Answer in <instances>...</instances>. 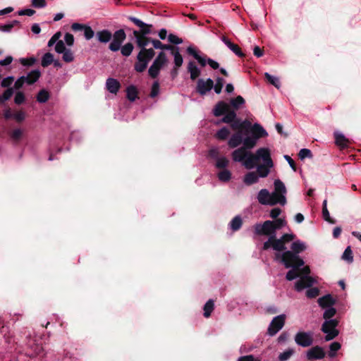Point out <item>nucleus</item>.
<instances>
[{
    "mask_svg": "<svg viewBox=\"0 0 361 361\" xmlns=\"http://www.w3.org/2000/svg\"><path fill=\"white\" fill-rule=\"evenodd\" d=\"M291 250H284L283 253L277 251L275 254V259L282 263L286 268H292L286 274V278L288 281L295 279L298 276V270L295 267H302L304 261L299 257L298 254L305 250L306 245L301 240H295L290 246Z\"/></svg>",
    "mask_w": 361,
    "mask_h": 361,
    "instance_id": "nucleus-1",
    "label": "nucleus"
},
{
    "mask_svg": "<svg viewBox=\"0 0 361 361\" xmlns=\"http://www.w3.org/2000/svg\"><path fill=\"white\" fill-rule=\"evenodd\" d=\"M255 233L259 235H267L269 239L264 243L262 249L264 250L273 248L276 251L281 252L286 250V245L295 238V235L290 233L283 235L280 238H276V231L274 229L271 221H265L263 224H257L254 226Z\"/></svg>",
    "mask_w": 361,
    "mask_h": 361,
    "instance_id": "nucleus-2",
    "label": "nucleus"
},
{
    "mask_svg": "<svg viewBox=\"0 0 361 361\" xmlns=\"http://www.w3.org/2000/svg\"><path fill=\"white\" fill-rule=\"evenodd\" d=\"M257 164V171L261 178L267 177L274 164L271 158V152L268 148L262 147L258 149L255 154H250L248 159L243 162V166L247 169H254Z\"/></svg>",
    "mask_w": 361,
    "mask_h": 361,
    "instance_id": "nucleus-3",
    "label": "nucleus"
},
{
    "mask_svg": "<svg viewBox=\"0 0 361 361\" xmlns=\"http://www.w3.org/2000/svg\"><path fill=\"white\" fill-rule=\"evenodd\" d=\"M274 190L270 193L267 189H262L257 195L258 202L263 205H275L280 204L284 205L286 203V188L284 183L279 179L274 180Z\"/></svg>",
    "mask_w": 361,
    "mask_h": 361,
    "instance_id": "nucleus-4",
    "label": "nucleus"
},
{
    "mask_svg": "<svg viewBox=\"0 0 361 361\" xmlns=\"http://www.w3.org/2000/svg\"><path fill=\"white\" fill-rule=\"evenodd\" d=\"M298 270V276L299 279L295 283V288L297 291H301L306 288L311 287L315 282L314 279L310 276V270L309 267H295Z\"/></svg>",
    "mask_w": 361,
    "mask_h": 361,
    "instance_id": "nucleus-5",
    "label": "nucleus"
},
{
    "mask_svg": "<svg viewBox=\"0 0 361 361\" xmlns=\"http://www.w3.org/2000/svg\"><path fill=\"white\" fill-rule=\"evenodd\" d=\"M215 116H220L226 114L221 119V122L231 124L236 118V114L234 111L230 110V106L225 102H218L213 109Z\"/></svg>",
    "mask_w": 361,
    "mask_h": 361,
    "instance_id": "nucleus-6",
    "label": "nucleus"
},
{
    "mask_svg": "<svg viewBox=\"0 0 361 361\" xmlns=\"http://www.w3.org/2000/svg\"><path fill=\"white\" fill-rule=\"evenodd\" d=\"M169 62L167 55L165 52L161 51L154 60L148 70L149 75L152 78H156L161 71Z\"/></svg>",
    "mask_w": 361,
    "mask_h": 361,
    "instance_id": "nucleus-7",
    "label": "nucleus"
},
{
    "mask_svg": "<svg viewBox=\"0 0 361 361\" xmlns=\"http://www.w3.org/2000/svg\"><path fill=\"white\" fill-rule=\"evenodd\" d=\"M338 325L336 319H329L324 322L322 326V331L326 334V341H330L336 337L338 334V331L336 329Z\"/></svg>",
    "mask_w": 361,
    "mask_h": 361,
    "instance_id": "nucleus-8",
    "label": "nucleus"
},
{
    "mask_svg": "<svg viewBox=\"0 0 361 361\" xmlns=\"http://www.w3.org/2000/svg\"><path fill=\"white\" fill-rule=\"evenodd\" d=\"M286 319L285 314H280L275 317L270 323L268 328V334L273 336L276 334L284 326Z\"/></svg>",
    "mask_w": 361,
    "mask_h": 361,
    "instance_id": "nucleus-9",
    "label": "nucleus"
},
{
    "mask_svg": "<svg viewBox=\"0 0 361 361\" xmlns=\"http://www.w3.org/2000/svg\"><path fill=\"white\" fill-rule=\"evenodd\" d=\"M295 343L302 347H309L313 343V334L309 332H298L295 336Z\"/></svg>",
    "mask_w": 361,
    "mask_h": 361,
    "instance_id": "nucleus-10",
    "label": "nucleus"
},
{
    "mask_svg": "<svg viewBox=\"0 0 361 361\" xmlns=\"http://www.w3.org/2000/svg\"><path fill=\"white\" fill-rule=\"evenodd\" d=\"M112 37L113 40L109 44V49L113 51H116L120 49L126 35L123 30H118L114 32Z\"/></svg>",
    "mask_w": 361,
    "mask_h": 361,
    "instance_id": "nucleus-11",
    "label": "nucleus"
},
{
    "mask_svg": "<svg viewBox=\"0 0 361 361\" xmlns=\"http://www.w3.org/2000/svg\"><path fill=\"white\" fill-rule=\"evenodd\" d=\"M213 87L214 81L212 79H199L197 82L196 90L200 94L204 95L209 92Z\"/></svg>",
    "mask_w": 361,
    "mask_h": 361,
    "instance_id": "nucleus-12",
    "label": "nucleus"
},
{
    "mask_svg": "<svg viewBox=\"0 0 361 361\" xmlns=\"http://www.w3.org/2000/svg\"><path fill=\"white\" fill-rule=\"evenodd\" d=\"M61 35V32H58L55 33L48 42L49 47H52L54 44H56L55 51L59 54H62L68 49L66 48L64 42L59 40Z\"/></svg>",
    "mask_w": 361,
    "mask_h": 361,
    "instance_id": "nucleus-13",
    "label": "nucleus"
},
{
    "mask_svg": "<svg viewBox=\"0 0 361 361\" xmlns=\"http://www.w3.org/2000/svg\"><path fill=\"white\" fill-rule=\"evenodd\" d=\"M250 154L252 153L250 151L245 149V147H241L232 152V158L233 161L243 164L245 160L250 157Z\"/></svg>",
    "mask_w": 361,
    "mask_h": 361,
    "instance_id": "nucleus-14",
    "label": "nucleus"
},
{
    "mask_svg": "<svg viewBox=\"0 0 361 361\" xmlns=\"http://www.w3.org/2000/svg\"><path fill=\"white\" fill-rule=\"evenodd\" d=\"M149 61L144 56L142 53H138L137 61L135 63L134 68L138 73L143 72L147 67Z\"/></svg>",
    "mask_w": 361,
    "mask_h": 361,
    "instance_id": "nucleus-15",
    "label": "nucleus"
},
{
    "mask_svg": "<svg viewBox=\"0 0 361 361\" xmlns=\"http://www.w3.org/2000/svg\"><path fill=\"white\" fill-rule=\"evenodd\" d=\"M325 355L323 349L319 346L310 348L307 353L308 360L322 359Z\"/></svg>",
    "mask_w": 361,
    "mask_h": 361,
    "instance_id": "nucleus-16",
    "label": "nucleus"
},
{
    "mask_svg": "<svg viewBox=\"0 0 361 361\" xmlns=\"http://www.w3.org/2000/svg\"><path fill=\"white\" fill-rule=\"evenodd\" d=\"M243 137L241 131L233 134L228 140V145L231 148H235L243 143Z\"/></svg>",
    "mask_w": 361,
    "mask_h": 361,
    "instance_id": "nucleus-17",
    "label": "nucleus"
},
{
    "mask_svg": "<svg viewBox=\"0 0 361 361\" xmlns=\"http://www.w3.org/2000/svg\"><path fill=\"white\" fill-rule=\"evenodd\" d=\"M106 87L109 92L116 94L121 87V84L116 79L109 78L106 80Z\"/></svg>",
    "mask_w": 361,
    "mask_h": 361,
    "instance_id": "nucleus-18",
    "label": "nucleus"
},
{
    "mask_svg": "<svg viewBox=\"0 0 361 361\" xmlns=\"http://www.w3.org/2000/svg\"><path fill=\"white\" fill-rule=\"evenodd\" d=\"M171 54L174 57V65L175 66H174L173 71L175 72L174 75H176L177 70L182 66V64L183 63V59L181 54L179 52L178 47H176L174 50H173V51L171 52Z\"/></svg>",
    "mask_w": 361,
    "mask_h": 361,
    "instance_id": "nucleus-19",
    "label": "nucleus"
},
{
    "mask_svg": "<svg viewBox=\"0 0 361 361\" xmlns=\"http://www.w3.org/2000/svg\"><path fill=\"white\" fill-rule=\"evenodd\" d=\"M223 42L237 56L243 57L244 54L241 51L240 48L235 44L231 42L227 37H222Z\"/></svg>",
    "mask_w": 361,
    "mask_h": 361,
    "instance_id": "nucleus-20",
    "label": "nucleus"
},
{
    "mask_svg": "<svg viewBox=\"0 0 361 361\" xmlns=\"http://www.w3.org/2000/svg\"><path fill=\"white\" fill-rule=\"evenodd\" d=\"M133 35L136 38V42L139 47L142 49H145V47L149 42V38L147 37L145 35H141V34L138 31H134Z\"/></svg>",
    "mask_w": 361,
    "mask_h": 361,
    "instance_id": "nucleus-21",
    "label": "nucleus"
},
{
    "mask_svg": "<svg viewBox=\"0 0 361 361\" xmlns=\"http://www.w3.org/2000/svg\"><path fill=\"white\" fill-rule=\"evenodd\" d=\"M130 20L135 23L137 26L142 28V34L141 35H145L150 33V27L151 25H148L143 23L140 19L135 18V17H130Z\"/></svg>",
    "mask_w": 361,
    "mask_h": 361,
    "instance_id": "nucleus-22",
    "label": "nucleus"
},
{
    "mask_svg": "<svg viewBox=\"0 0 361 361\" xmlns=\"http://www.w3.org/2000/svg\"><path fill=\"white\" fill-rule=\"evenodd\" d=\"M96 36L98 41L102 43H107L112 38V34L108 30H103L97 32Z\"/></svg>",
    "mask_w": 361,
    "mask_h": 361,
    "instance_id": "nucleus-23",
    "label": "nucleus"
},
{
    "mask_svg": "<svg viewBox=\"0 0 361 361\" xmlns=\"http://www.w3.org/2000/svg\"><path fill=\"white\" fill-rule=\"evenodd\" d=\"M188 71L190 74V78L192 80L197 79L200 75V70L197 66L195 62L190 61L188 64Z\"/></svg>",
    "mask_w": 361,
    "mask_h": 361,
    "instance_id": "nucleus-24",
    "label": "nucleus"
},
{
    "mask_svg": "<svg viewBox=\"0 0 361 361\" xmlns=\"http://www.w3.org/2000/svg\"><path fill=\"white\" fill-rule=\"evenodd\" d=\"M259 173L257 171L255 172H249L244 176V183L247 185H250L252 184L256 183L259 181Z\"/></svg>",
    "mask_w": 361,
    "mask_h": 361,
    "instance_id": "nucleus-25",
    "label": "nucleus"
},
{
    "mask_svg": "<svg viewBox=\"0 0 361 361\" xmlns=\"http://www.w3.org/2000/svg\"><path fill=\"white\" fill-rule=\"evenodd\" d=\"M250 123L247 121H241L240 119H237L236 118L233 120V121L231 123V128L236 130L237 132L241 131L246 126H250Z\"/></svg>",
    "mask_w": 361,
    "mask_h": 361,
    "instance_id": "nucleus-26",
    "label": "nucleus"
},
{
    "mask_svg": "<svg viewBox=\"0 0 361 361\" xmlns=\"http://www.w3.org/2000/svg\"><path fill=\"white\" fill-rule=\"evenodd\" d=\"M253 136L257 140L267 135L266 130L258 123H255L252 127Z\"/></svg>",
    "mask_w": 361,
    "mask_h": 361,
    "instance_id": "nucleus-27",
    "label": "nucleus"
},
{
    "mask_svg": "<svg viewBox=\"0 0 361 361\" xmlns=\"http://www.w3.org/2000/svg\"><path fill=\"white\" fill-rule=\"evenodd\" d=\"M187 52L193 56L194 58L195 59H197V61H198V63L202 66H205L207 63V59H206L203 56H201L200 55H199L197 54V52L196 51V50L192 47H188L187 48Z\"/></svg>",
    "mask_w": 361,
    "mask_h": 361,
    "instance_id": "nucleus-28",
    "label": "nucleus"
},
{
    "mask_svg": "<svg viewBox=\"0 0 361 361\" xmlns=\"http://www.w3.org/2000/svg\"><path fill=\"white\" fill-rule=\"evenodd\" d=\"M335 301L330 295H324L318 300V303L322 307H329L334 304Z\"/></svg>",
    "mask_w": 361,
    "mask_h": 361,
    "instance_id": "nucleus-29",
    "label": "nucleus"
},
{
    "mask_svg": "<svg viewBox=\"0 0 361 361\" xmlns=\"http://www.w3.org/2000/svg\"><path fill=\"white\" fill-rule=\"evenodd\" d=\"M151 42L153 44L154 48L160 49L161 50H169L171 52L176 48L172 45L164 44L158 39H152Z\"/></svg>",
    "mask_w": 361,
    "mask_h": 361,
    "instance_id": "nucleus-30",
    "label": "nucleus"
},
{
    "mask_svg": "<svg viewBox=\"0 0 361 361\" xmlns=\"http://www.w3.org/2000/svg\"><path fill=\"white\" fill-rule=\"evenodd\" d=\"M41 73L39 70H34L30 72L25 77V80L27 84H32L35 82L39 78Z\"/></svg>",
    "mask_w": 361,
    "mask_h": 361,
    "instance_id": "nucleus-31",
    "label": "nucleus"
},
{
    "mask_svg": "<svg viewBox=\"0 0 361 361\" xmlns=\"http://www.w3.org/2000/svg\"><path fill=\"white\" fill-rule=\"evenodd\" d=\"M257 140V139L254 136L246 137L245 138L243 139V147H245V149L249 151V149L253 148L255 146Z\"/></svg>",
    "mask_w": 361,
    "mask_h": 361,
    "instance_id": "nucleus-32",
    "label": "nucleus"
},
{
    "mask_svg": "<svg viewBox=\"0 0 361 361\" xmlns=\"http://www.w3.org/2000/svg\"><path fill=\"white\" fill-rule=\"evenodd\" d=\"M335 140L337 145L345 147L348 145V140L341 133H335Z\"/></svg>",
    "mask_w": 361,
    "mask_h": 361,
    "instance_id": "nucleus-33",
    "label": "nucleus"
},
{
    "mask_svg": "<svg viewBox=\"0 0 361 361\" xmlns=\"http://www.w3.org/2000/svg\"><path fill=\"white\" fill-rule=\"evenodd\" d=\"M126 96L130 101H135L137 97V90L136 87L134 85L128 87L126 89Z\"/></svg>",
    "mask_w": 361,
    "mask_h": 361,
    "instance_id": "nucleus-34",
    "label": "nucleus"
},
{
    "mask_svg": "<svg viewBox=\"0 0 361 361\" xmlns=\"http://www.w3.org/2000/svg\"><path fill=\"white\" fill-rule=\"evenodd\" d=\"M54 62V56L51 53H46L42 59L41 65L43 67H47Z\"/></svg>",
    "mask_w": 361,
    "mask_h": 361,
    "instance_id": "nucleus-35",
    "label": "nucleus"
},
{
    "mask_svg": "<svg viewBox=\"0 0 361 361\" xmlns=\"http://www.w3.org/2000/svg\"><path fill=\"white\" fill-rule=\"evenodd\" d=\"M219 180L223 182L228 181L231 178V173L228 169H223L217 174Z\"/></svg>",
    "mask_w": 361,
    "mask_h": 361,
    "instance_id": "nucleus-36",
    "label": "nucleus"
},
{
    "mask_svg": "<svg viewBox=\"0 0 361 361\" xmlns=\"http://www.w3.org/2000/svg\"><path fill=\"white\" fill-rule=\"evenodd\" d=\"M229 135V130L227 128L224 127L216 132V137L219 140H224L228 137Z\"/></svg>",
    "mask_w": 361,
    "mask_h": 361,
    "instance_id": "nucleus-37",
    "label": "nucleus"
},
{
    "mask_svg": "<svg viewBox=\"0 0 361 361\" xmlns=\"http://www.w3.org/2000/svg\"><path fill=\"white\" fill-rule=\"evenodd\" d=\"M214 301L212 300H208L204 306V316L209 317L214 310Z\"/></svg>",
    "mask_w": 361,
    "mask_h": 361,
    "instance_id": "nucleus-38",
    "label": "nucleus"
},
{
    "mask_svg": "<svg viewBox=\"0 0 361 361\" xmlns=\"http://www.w3.org/2000/svg\"><path fill=\"white\" fill-rule=\"evenodd\" d=\"M229 161L225 157H221L216 159V167L218 169H226V168L228 166Z\"/></svg>",
    "mask_w": 361,
    "mask_h": 361,
    "instance_id": "nucleus-39",
    "label": "nucleus"
},
{
    "mask_svg": "<svg viewBox=\"0 0 361 361\" xmlns=\"http://www.w3.org/2000/svg\"><path fill=\"white\" fill-rule=\"evenodd\" d=\"M231 105L235 109H238L244 104L245 99L241 96H238L234 99H232L230 102Z\"/></svg>",
    "mask_w": 361,
    "mask_h": 361,
    "instance_id": "nucleus-40",
    "label": "nucleus"
},
{
    "mask_svg": "<svg viewBox=\"0 0 361 361\" xmlns=\"http://www.w3.org/2000/svg\"><path fill=\"white\" fill-rule=\"evenodd\" d=\"M264 76L271 85L275 86L276 88L280 87V81L277 77L273 76L268 73H265Z\"/></svg>",
    "mask_w": 361,
    "mask_h": 361,
    "instance_id": "nucleus-41",
    "label": "nucleus"
},
{
    "mask_svg": "<svg viewBox=\"0 0 361 361\" xmlns=\"http://www.w3.org/2000/svg\"><path fill=\"white\" fill-rule=\"evenodd\" d=\"M342 259L350 263H351L353 261V252L350 246L347 247L346 249L345 250L342 255Z\"/></svg>",
    "mask_w": 361,
    "mask_h": 361,
    "instance_id": "nucleus-42",
    "label": "nucleus"
},
{
    "mask_svg": "<svg viewBox=\"0 0 361 361\" xmlns=\"http://www.w3.org/2000/svg\"><path fill=\"white\" fill-rule=\"evenodd\" d=\"M133 50V45L131 43H127L121 49L122 55L128 56L131 54Z\"/></svg>",
    "mask_w": 361,
    "mask_h": 361,
    "instance_id": "nucleus-43",
    "label": "nucleus"
},
{
    "mask_svg": "<svg viewBox=\"0 0 361 361\" xmlns=\"http://www.w3.org/2000/svg\"><path fill=\"white\" fill-rule=\"evenodd\" d=\"M224 85V80L222 78H217L216 80V84H214V90L216 94H220L221 92L223 86Z\"/></svg>",
    "mask_w": 361,
    "mask_h": 361,
    "instance_id": "nucleus-44",
    "label": "nucleus"
},
{
    "mask_svg": "<svg viewBox=\"0 0 361 361\" xmlns=\"http://www.w3.org/2000/svg\"><path fill=\"white\" fill-rule=\"evenodd\" d=\"M49 97V92L45 90H42L38 93L37 96V100L40 103H44L48 100Z\"/></svg>",
    "mask_w": 361,
    "mask_h": 361,
    "instance_id": "nucleus-45",
    "label": "nucleus"
},
{
    "mask_svg": "<svg viewBox=\"0 0 361 361\" xmlns=\"http://www.w3.org/2000/svg\"><path fill=\"white\" fill-rule=\"evenodd\" d=\"M242 226V219L240 216H235L231 222V227L233 231L238 230Z\"/></svg>",
    "mask_w": 361,
    "mask_h": 361,
    "instance_id": "nucleus-46",
    "label": "nucleus"
},
{
    "mask_svg": "<svg viewBox=\"0 0 361 361\" xmlns=\"http://www.w3.org/2000/svg\"><path fill=\"white\" fill-rule=\"evenodd\" d=\"M273 227L275 231L283 228L286 225V221L283 219H276L274 221H271Z\"/></svg>",
    "mask_w": 361,
    "mask_h": 361,
    "instance_id": "nucleus-47",
    "label": "nucleus"
},
{
    "mask_svg": "<svg viewBox=\"0 0 361 361\" xmlns=\"http://www.w3.org/2000/svg\"><path fill=\"white\" fill-rule=\"evenodd\" d=\"M293 353L294 350L293 349H288L279 355V359L280 361H286L293 355Z\"/></svg>",
    "mask_w": 361,
    "mask_h": 361,
    "instance_id": "nucleus-48",
    "label": "nucleus"
},
{
    "mask_svg": "<svg viewBox=\"0 0 361 361\" xmlns=\"http://www.w3.org/2000/svg\"><path fill=\"white\" fill-rule=\"evenodd\" d=\"M63 54V60L66 63L72 62L74 60V56L72 51L68 49Z\"/></svg>",
    "mask_w": 361,
    "mask_h": 361,
    "instance_id": "nucleus-49",
    "label": "nucleus"
},
{
    "mask_svg": "<svg viewBox=\"0 0 361 361\" xmlns=\"http://www.w3.org/2000/svg\"><path fill=\"white\" fill-rule=\"evenodd\" d=\"M336 310L332 307H327V309L324 312V318L326 320L331 319V318L335 315Z\"/></svg>",
    "mask_w": 361,
    "mask_h": 361,
    "instance_id": "nucleus-50",
    "label": "nucleus"
},
{
    "mask_svg": "<svg viewBox=\"0 0 361 361\" xmlns=\"http://www.w3.org/2000/svg\"><path fill=\"white\" fill-rule=\"evenodd\" d=\"M140 53H142V54L144 55V56H145V58H147L149 61H150L154 56L155 54V52L154 51L153 49L150 48V49H141V51H140Z\"/></svg>",
    "mask_w": 361,
    "mask_h": 361,
    "instance_id": "nucleus-51",
    "label": "nucleus"
},
{
    "mask_svg": "<svg viewBox=\"0 0 361 361\" xmlns=\"http://www.w3.org/2000/svg\"><path fill=\"white\" fill-rule=\"evenodd\" d=\"M298 157L300 159L311 158L312 157V152L306 148L302 149L299 152Z\"/></svg>",
    "mask_w": 361,
    "mask_h": 361,
    "instance_id": "nucleus-52",
    "label": "nucleus"
},
{
    "mask_svg": "<svg viewBox=\"0 0 361 361\" xmlns=\"http://www.w3.org/2000/svg\"><path fill=\"white\" fill-rule=\"evenodd\" d=\"M13 94V90L12 88L7 89L3 94L0 97V102H4L8 99H9Z\"/></svg>",
    "mask_w": 361,
    "mask_h": 361,
    "instance_id": "nucleus-53",
    "label": "nucleus"
},
{
    "mask_svg": "<svg viewBox=\"0 0 361 361\" xmlns=\"http://www.w3.org/2000/svg\"><path fill=\"white\" fill-rule=\"evenodd\" d=\"M159 92V83L158 81L154 82L152 86V90L150 92L151 97H155L158 95Z\"/></svg>",
    "mask_w": 361,
    "mask_h": 361,
    "instance_id": "nucleus-54",
    "label": "nucleus"
},
{
    "mask_svg": "<svg viewBox=\"0 0 361 361\" xmlns=\"http://www.w3.org/2000/svg\"><path fill=\"white\" fill-rule=\"evenodd\" d=\"M319 293V290L317 288H309L306 292V295L310 298H316Z\"/></svg>",
    "mask_w": 361,
    "mask_h": 361,
    "instance_id": "nucleus-55",
    "label": "nucleus"
},
{
    "mask_svg": "<svg viewBox=\"0 0 361 361\" xmlns=\"http://www.w3.org/2000/svg\"><path fill=\"white\" fill-rule=\"evenodd\" d=\"M23 134V130L20 128L14 129L11 133V137L14 140H19Z\"/></svg>",
    "mask_w": 361,
    "mask_h": 361,
    "instance_id": "nucleus-56",
    "label": "nucleus"
},
{
    "mask_svg": "<svg viewBox=\"0 0 361 361\" xmlns=\"http://www.w3.org/2000/svg\"><path fill=\"white\" fill-rule=\"evenodd\" d=\"M341 348V344L338 342H334L330 345V353L329 355L334 357L335 353Z\"/></svg>",
    "mask_w": 361,
    "mask_h": 361,
    "instance_id": "nucleus-57",
    "label": "nucleus"
},
{
    "mask_svg": "<svg viewBox=\"0 0 361 361\" xmlns=\"http://www.w3.org/2000/svg\"><path fill=\"white\" fill-rule=\"evenodd\" d=\"M84 35L86 39H90L94 37V32L90 26H85L84 28Z\"/></svg>",
    "mask_w": 361,
    "mask_h": 361,
    "instance_id": "nucleus-58",
    "label": "nucleus"
},
{
    "mask_svg": "<svg viewBox=\"0 0 361 361\" xmlns=\"http://www.w3.org/2000/svg\"><path fill=\"white\" fill-rule=\"evenodd\" d=\"M168 40L171 43L175 44H180L183 42L182 39L179 38L178 36L173 35V34H170L168 36Z\"/></svg>",
    "mask_w": 361,
    "mask_h": 361,
    "instance_id": "nucleus-59",
    "label": "nucleus"
},
{
    "mask_svg": "<svg viewBox=\"0 0 361 361\" xmlns=\"http://www.w3.org/2000/svg\"><path fill=\"white\" fill-rule=\"evenodd\" d=\"M19 22L14 20L11 23L6 24L1 27V30L3 32H10L15 25L18 24Z\"/></svg>",
    "mask_w": 361,
    "mask_h": 361,
    "instance_id": "nucleus-60",
    "label": "nucleus"
},
{
    "mask_svg": "<svg viewBox=\"0 0 361 361\" xmlns=\"http://www.w3.org/2000/svg\"><path fill=\"white\" fill-rule=\"evenodd\" d=\"M13 118L17 121L20 122L25 119V114L23 111H19L13 114Z\"/></svg>",
    "mask_w": 361,
    "mask_h": 361,
    "instance_id": "nucleus-61",
    "label": "nucleus"
},
{
    "mask_svg": "<svg viewBox=\"0 0 361 361\" xmlns=\"http://www.w3.org/2000/svg\"><path fill=\"white\" fill-rule=\"evenodd\" d=\"M35 13V11L33 10V9H31V8H26V9H23V10H20L18 12V14L19 16H32V15H34Z\"/></svg>",
    "mask_w": 361,
    "mask_h": 361,
    "instance_id": "nucleus-62",
    "label": "nucleus"
},
{
    "mask_svg": "<svg viewBox=\"0 0 361 361\" xmlns=\"http://www.w3.org/2000/svg\"><path fill=\"white\" fill-rule=\"evenodd\" d=\"M24 100H25V96H24L23 93L21 92H17L15 96V99H14L15 103L17 104H20L24 102Z\"/></svg>",
    "mask_w": 361,
    "mask_h": 361,
    "instance_id": "nucleus-63",
    "label": "nucleus"
},
{
    "mask_svg": "<svg viewBox=\"0 0 361 361\" xmlns=\"http://www.w3.org/2000/svg\"><path fill=\"white\" fill-rule=\"evenodd\" d=\"M238 361H260L259 358H255L253 355H245L240 357Z\"/></svg>",
    "mask_w": 361,
    "mask_h": 361,
    "instance_id": "nucleus-64",
    "label": "nucleus"
}]
</instances>
